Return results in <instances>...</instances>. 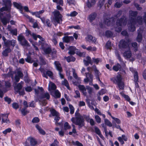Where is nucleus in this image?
<instances>
[{
  "instance_id": "obj_1",
  "label": "nucleus",
  "mask_w": 146,
  "mask_h": 146,
  "mask_svg": "<svg viewBox=\"0 0 146 146\" xmlns=\"http://www.w3.org/2000/svg\"><path fill=\"white\" fill-rule=\"evenodd\" d=\"M119 46L120 48H123L125 49L123 55L126 58H129L131 57V53L129 50L128 43L126 42L124 40H122L120 42Z\"/></svg>"
},
{
  "instance_id": "obj_2",
  "label": "nucleus",
  "mask_w": 146,
  "mask_h": 146,
  "mask_svg": "<svg viewBox=\"0 0 146 146\" xmlns=\"http://www.w3.org/2000/svg\"><path fill=\"white\" fill-rule=\"evenodd\" d=\"M76 118L72 117L71 119L73 123L82 127L84 125V120L82 116L78 113H75Z\"/></svg>"
},
{
  "instance_id": "obj_3",
  "label": "nucleus",
  "mask_w": 146,
  "mask_h": 146,
  "mask_svg": "<svg viewBox=\"0 0 146 146\" xmlns=\"http://www.w3.org/2000/svg\"><path fill=\"white\" fill-rule=\"evenodd\" d=\"M54 15V21L55 22L58 23H60L62 21V16L60 12L57 11L55 10L53 12Z\"/></svg>"
},
{
  "instance_id": "obj_4",
  "label": "nucleus",
  "mask_w": 146,
  "mask_h": 146,
  "mask_svg": "<svg viewBox=\"0 0 146 146\" xmlns=\"http://www.w3.org/2000/svg\"><path fill=\"white\" fill-rule=\"evenodd\" d=\"M18 39L20 43L23 46H29V45L27 41L25 39L24 37L21 35L18 36Z\"/></svg>"
},
{
  "instance_id": "obj_5",
  "label": "nucleus",
  "mask_w": 146,
  "mask_h": 146,
  "mask_svg": "<svg viewBox=\"0 0 146 146\" xmlns=\"http://www.w3.org/2000/svg\"><path fill=\"white\" fill-rule=\"evenodd\" d=\"M54 64L56 69L59 72V74L61 78H63L64 76L61 72L62 71V69L61 65L58 62L55 61L54 62Z\"/></svg>"
},
{
  "instance_id": "obj_6",
  "label": "nucleus",
  "mask_w": 146,
  "mask_h": 146,
  "mask_svg": "<svg viewBox=\"0 0 146 146\" xmlns=\"http://www.w3.org/2000/svg\"><path fill=\"white\" fill-rule=\"evenodd\" d=\"M8 115L7 114H0V121L1 118H2V123H10L9 121L8 118Z\"/></svg>"
},
{
  "instance_id": "obj_7",
  "label": "nucleus",
  "mask_w": 146,
  "mask_h": 146,
  "mask_svg": "<svg viewBox=\"0 0 146 146\" xmlns=\"http://www.w3.org/2000/svg\"><path fill=\"white\" fill-rule=\"evenodd\" d=\"M122 78L120 75L118 74L115 76L113 78L111 79V80L114 83L117 84L119 83L121 81Z\"/></svg>"
},
{
  "instance_id": "obj_8",
  "label": "nucleus",
  "mask_w": 146,
  "mask_h": 146,
  "mask_svg": "<svg viewBox=\"0 0 146 146\" xmlns=\"http://www.w3.org/2000/svg\"><path fill=\"white\" fill-rule=\"evenodd\" d=\"M124 25L123 20H118L117 21V27L115 28V30L117 32H120L121 31V28L120 26H122V25Z\"/></svg>"
},
{
  "instance_id": "obj_9",
  "label": "nucleus",
  "mask_w": 146,
  "mask_h": 146,
  "mask_svg": "<svg viewBox=\"0 0 146 146\" xmlns=\"http://www.w3.org/2000/svg\"><path fill=\"white\" fill-rule=\"evenodd\" d=\"M6 30L10 31V33L13 35H17V29H12L11 27L8 25L6 29Z\"/></svg>"
},
{
  "instance_id": "obj_10",
  "label": "nucleus",
  "mask_w": 146,
  "mask_h": 146,
  "mask_svg": "<svg viewBox=\"0 0 146 146\" xmlns=\"http://www.w3.org/2000/svg\"><path fill=\"white\" fill-rule=\"evenodd\" d=\"M86 78L84 80V82L87 83L89 81H92L93 80V76L90 73H86Z\"/></svg>"
},
{
  "instance_id": "obj_11",
  "label": "nucleus",
  "mask_w": 146,
  "mask_h": 146,
  "mask_svg": "<svg viewBox=\"0 0 146 146\" xmlns=\"http://www.w3.org/2000/svg\"><path fill=\"white\" fill-rule=\"evenodd\" d=\"M56 88V86L55 85L51 82H50L48 85V90L51 93Z\"/></svg>"
},
{
  "instance_id": "obj_12",
  "label": "nucleus",
  "mask_w": 146,
  "mask_h": 146,
  "mask_svg": "<svg viewBox=\"0 0 146 146\" xmlns=\"http://www.w3.org/2000/svg\"><path fill=\"white\" fill-rule=\"evenodd\" d=\"M50 96L48 93H45L43 95V97L40 99V101L43 104V105H45L46 103L45 102L43 101V99L46 98V99H48L49 98Z\"/></svg>"
},
{
  "instance_id": "obj_13",
  "label": "nucleus",
  "mask_w": 146,
  "mask_h": 146,
  "mask_svg": "<svg viewBox=\"0 0 146 146\" xmlns=\"http://www.w3.org/2000/svg\"><path fill=\"white\" fill-rule=\"evenodd\" d=\"M78 88L80 90L82 93L83 95L84 96H86L87 94L86 87V88L84 86L82 85H79L78 86Z\"/></svg>"
},
{
  "instance_id": "obj_14",
  "label": "nucleus",
  "mask_w": 146,
  "mask_h": 146,
  "mask_svg": "<svg viewBox=\"0 0 146 146\" xmlns=\"http://www.w3.org/2000/svg\"><path fill=\"white\" fill-rule=\"evenodd\" d=\"M84 62L86 66H88L89 64H92V63L90 57L89 56H87L86 58L84 60Z\"/></svg>"
},
{
  "instance_id": "obj_15",
  "label": "nucleus",
  "mask_w": 146,
  "mask_h": 146,
  "mask_svg": "<svg viewBox=\"0 0 146 146\" xmlns=\"http://www.w3.org/2000/svg\"><path fill=\"white\" fill-rule=\"evenodd\" d=\"M29 143H30L31 144L32 146H34L36 144L37 142L35 139L33 138L30 137L27 139Z\"/></svg>"
},
{
  "instance_id": "obj_16",
  "label": "nucleus",
  "mask_w": 146,
  "mask_h": 146,
  "mask_svg": "<svg viewBox=\"0 0 146 146\" xmlns=\"http://www.w3.org/2000/svg\"><path fill=\"white\" fill-rule=\"evenodd\" d=\"M74 40V38L72 36H65L63 38V41L66 42H68L70 41H73Z\"/></svg>"
},
{
  "instance_id": "obj_17",
  "label": "nucleus",
  "mask_w": 146,
  "mask_h": 146,
  "mask_svg": "<svg viewBox=\"0 0 146 146\" xmlns=\"http://www.w3.org/2000/svg\"><path fill=\"white\" fill-rule=\"evenodd\" d=\"M131 22L129 26V29L130 31H134L135 30V29L134 27V25L135 23V21L134 19H133L131 21Z\"/></svg>"
},
{
  "instance_id": "obj_18",
  "label": "nucleus",
  "mask_w": 146,
  "mask_h": 146,
  "mask_svg": "<svg viewBox=\"0 0 146 146\" xmlns=\"http://www.w3.org/2000/svg\"><path fill=\"white\" fill-rule=\"evenodd\" d=\"M16 41L15 40H13L11 41H8L7 42H5V44L7 47H8L11 45L14 46L15 45Z\"/></svg>"
},
{
  "instance_id": "obj_19",
  "label": "nucleus",
  "mask_w": 146,
  "mask_h": 146,
  "mask_svg": "<svg viewBox=\"0 0 146 146\" xmlns=\"http://www.w3.org/2000/svg\"><path fill=\"white\" fill-rule=\"evenodd\" d=\"M86 41L90 42H95L96 41L95 38L90 35H88L86 38Z\"/></svg>"
},
{
  "instance_id": "obj_20",
  "label": "nucleus",
  "mask_w": 146,
  "mask_h": 146,
  "mask_svg": "<svg viewBox=\"0 0 146 146\" xmlns=\"http://www.w3.org/2000/svg\"><path fill=\"white\" fill-rule=\"evenodd\" d=\"M50 93L51 95L55 97L58 98L60 96V94L57 90L53 91L51 92Z\"/></svg>"
},
{
  "instance_id": "obj_21",
  "label": "nucleus",
  "mask_w": 146,
  "mask_h": 146,
  "mask_svg": "<svg viewBox=\"0 0 146 146\" xmlns=\"http://www.w3.org/2000/svg\"><path fill=\"white\" fill-rule=\"evenodd\" d=\"M23 77V74L20 71H18L16 74L15 77V80L17 82L19 80L20 78Z\"/></svg>"
},
{
  "instance_id": "obj_22",
  "label": "nucleus",
  "mask_w": 146,
  "mask_h": 146,
  "mask_svg": "<svg viewBox=\"0 0 146 146\" xmlns=\"http://www.w3.org/2000/svg\"><path fill=\"white\" fill-rule=\"evenodd\" d=\"M31 36H32L33 38L35 40L37 39V38H39L43 42L42 43H44V39L42 38L39 35H36L35 34L33 33L30 34Z\"/></svg>"
},
{
  "instance_id": "obj_23",
  "label": "nucleus",
  "mask_w": 146,
  "mask_h": 146,
  "mask_svg": "<svg viewBox=\"0 0 146 146\" xmlns=\"http://www.w3.org/2000/svg\"><path fill=\"white\" fill-rule=\"evenodd\" d=\"M7 90H5L3 88L2 82H0V97L2 98L3 96V92H5Z\"/></svg>"
},
{
  "instance_id": "obj_24",
  "label": "nucleus",
  "mask_w": 146,
  "mask_h": 146,
  "mask_svg": "<svg viewBox=\"0 0 146 146\" xmlns=\"http://www.w3.org/2000/svg\"><path fill=\"white\" fill-rule=\"evenodd\" d=\"M44 12V10H42L41 11H40L38 12H31V13L32 14L34 15H35L36 17L40 18V15L43 13Z\"/></svg>"
},
{
  "instance_id": "obj_25",
  "label": "nucleus",
  "mask_w": 146,
  "mask_h": 146,
  "mask_svg": "<svg viewBox=\"0 0 146 146\" xmlns=\"http://www.w3.org/2000/svg\"><path fill=\"white\" fill-rule=\"evenodd\" d=\"M95 132L102 139L104 138V137L101 133V132L100 129L97 127L95 126L94 127Z\"/></svg>"
},
{
  "instance_id": "obj_26",
  "label": "nucleus",
  "mask_w": 146,
  "mask_h": 146,
  "mask_svg": "<svg viewBox=\"0 0 146 146\" xmlns=\"http://www.w3.org/2000/svg\"><path fill=\"white\" fill-rule=\"evenodd\" d=\"M76 49L75 47L74 46H70L68 48L69 51L68 53L69 54H74L75 53Z\"/></svg>"
},
{
  "instance_id": "obj_27",
  "label": "nucleus",
  "mask_w": 146,
  "mask_h": 146,
  "mask_svg": "<svg viewBox=\"0 0 146 146\" xmlns=\"http://www.w3.org/2000/svg\"><path fill=\"white\" fill-rule=\"evenodd\" d=\"M42 23L44 24H46L49 27L51 26L50 21L48 19H45L44 18H40Z\"/></svg>"
},
{
  "instance_id": "obj_28",
  "label": "nucleus",
  "mask_w": 146,
  "mask_h": 146,
  "mask_svg": "<svg viewBox=\"0 0 146 146\" xmlns=\"http://www.w3.org/2000/svg\"><path fill=\"white\" fill-rule=\"evenodd\" d=\"M71 70L72 72L74 77L76 80L78 81H80V78L77 76L75 70L73 68H71Z\"/></svg>"
},
{
  "instance_id": "obj_29",
  "label": "nucleus",
  "mask_w": 146,
  "mask_h": 146,
  "mask_svg": "<svg viewBox=\"0 0 146 146\" xmlns=\"http://www.w3.org/2000/svg\"><path fill=\"white\" fill-rule=\"evenodd\" d=\"M52 115L54 117L60 116L59 113L54 109H52L50 110Z\"/></svg>"
},
{
  "instance_id": "obj_30",
  "label": "nucleus",
  "mask_w": 146,
  "mask_h": 146,
  "mask_svg": "<svg viewBox=\"0 0 146 146\" xmlns=\"http://www.w3.org/2000/svg\"><path fill=\"white\" fill-rule=\"evenodd\" d=\"M95 3V0H88L87 3V5L88 7L89 8L93 6Z\"/></svg>"
},
{
  "instance_id": "obj_31",
  "label": "nucleus",
  "mask_w": 146,
  "mask_h": 146,
  "mask_svg": "<svg viewBox=\"0 0 146 146\" xmlns=\"http://www.w3.org/2000/svg\"><path fill=\"white\" fill-rule=\"evenodd\" d=\"M36 129L38 130L39 133L43 135H44L46 133L45 131L42 129L38 125H36Z\"/></svg>"
},
{
  "instance_id": "obj_32",
  "label": "nucleus",
  "mask_w": 146,
  "mask_h": 146,
  "mask_svg": "<svg viewBox=\"0 0 146 146\" xmlns=\"http://www.w3.org/2000/svg\"><path fill=\"white\" fill-rule=\"evenodd\" d=\"M11 51V50L10 48H8L5 50L2 53L3 55L4 56H8V53Z\"/></svg>"
},
{
  "instance_id": "obj_33",
  "label": "nucleus",
  "mask_w": 146,
  "mask_h": 146,
  "mask_svg": "<svg viewBox=\"0 0 146 146\" xmlns=\"http://www.w3.org/2000/svg\"><path fill=\"white\" fill-rule=\"evenodd\" d=\"M62 84L63 85H64L68 89L70 90V89L68 84L66 80L64 79V80L62 81Z\"/></svg>"
},
{
  "instance_id": "obj_34",
  "label": "nucleus",
  "mask_w": 146,
  "mask_h": 146,
  "mask_svg": "<svg viewBox=\"0 0 146 146\" xmlns=\"http://www.w3.org/2000/svg\"><path fill=\"white\" fill-rule=\"evenodd\" d=\"M120 94L128 102H129L130 100V99L128 96L125 94L123 92H121L120 93Z\"/></svg>"
},
{
  "instance_id": "obj_35",
  "label": "nucleus",
  "mask_w": 146,
  "mask_h": 146,
  "mask_svg": "<svg viewBox=\"0 0 146 146\" xmlns=\"http://www.w3.org/2000/svg\"><path fill=\"white\" fill-rule=\"evenodd\" d=\"M71 128V126L69 124V123L67 122H66L64 124V130H66L68 129H69Z\"/></svg>"
},
{
  "instance_id": "obj_36",
  "label": "nucleus",
  "mask_w": 146,
  "mask_h": 146,
  "mask_svg": "<svg viewBox=\"0 0 146 146\" xmlns=\"http://www.w3.org/2000/svg\"><path fill=\"white\" fill-rule=\"evenodd\" d=\"M66 59L68 62L70 61H74L75 60V58L72 56H70L66 57Z\"/></svg>"
},
{
  "instance_id": "obj_37",
  "label": "nucleus",
  "mask_w": 146,
  "mask_h": 146,
  "mask_svg": "<svg viewBox=\"0 0 146 146\" xmlns=\"http://www.w3.org/2000/svg\"><path fill=\"white\" fill-rule=\"evenodd\" d=\"M13 5L15 7L19 10H21L22 9V6L20 3L14 2L13 3Z\"/></svg>"
},
{
  "instance_id": "obj_38",
  "label": "nucleus",
  "mask_w": 146,
  "mask_h": 146,
  "mask_svg": "<svg viewBox=\"0 0 146 146\" xmlns=\"http://www.w3.org/2000/svg\"><path fill=\"white\" fill-rule=\"evenodd\" d=\"M78 14V12L75 11H74L71 12L70 14H67L68 16H70L71 17H74L76 16Z\"/></svg>"
},
{
  "instance_id": "obj_39",
  "label": "nucleus",
  "mask_w": 146,
  "mask_h": 146,
  "mask_svg": "<svg viewBox=\"0 0 146 146\" xmlns=\"http://www.w3.org/2000/svg\"><path fill=\"white\" fill-rule=\"evenodd\" d=\"M120 89L123 90L124 89V84L123 82L120 81L119 83H117Z\"/></svg>"
},
{
  "instance_id": "obj_40",
  "label": "nucleus",
  "mask_w": 146,
  "mask_h": 146,
  "mask_svg": "<svg viewBox=\"0 0 146 146\" xmlns=\"http://www.w3.org/2000/svg\"><path fill=\"white\" fill-rule=\"evenodd\" d=\"M135 82H136V85L137 86V83L138 80V76L137 72H135L134 74Z\"/></svg>"
},
{
  "instance_id": "obj_41",
  "label": "nucleus",
  "mask_w": 146,
  "mask_h": 146,
  "mask_svg": "<svg viewBox=\"0 0 146 146\" xmlns=\"http://www.w3.org/2000/svg\"><path fill=\"white\" fill-rule=\"evenodd\" d=\"M96 17V15L95 14H93L90 15L88 17V19L90 21L93 20Z\"/></svg>"
},
{
  "instance_id": "obj_42",
  "label": "nucleus",
  "mask_w": 146,
  "mask_h": 146,
  "mask_svg": "<svg viewBox=\"0 0 146 146\" xmlns=\"http://www.w3.org/2000/svg\"><path fill=\"white\" fill-rule=\"evenodd\" d=\"M121 68L120 65L118 64L114 66L113 67V69L116 71H118Z\"/></svg>"
},
{
  "instance_id": "obj_43",
  "label": "nucleus",
  "mask_w": 146,
  "mask_h": 146,
  "mask_svg": "<svg viewBox=\"0 0 146 146\" xmlns=\"http://www.w3.org/2000/svg\"><path fill=\"white\" fill-rule=\"evenodd\" d=\"M1 21L4 25H6L7 23L9 22V20H7L5 18L1 19Z\"/></svg>"
},
{
  "instance_id": "obj_44",
  "label": "nucleus",
  "mask_w": 146,
  "mask_h": 146,
  "mask_svg": "<svg viewBox=\"0 0 146 146\" xmlns=\"http://www.w3.org/2000/svg\"><path fill=\"white\" fill-rule=\"evenodd\" d=\"M71 69H70V71L68 70H67L66 71V75L68 76V79L70 80H72V76H70V71H71Z\"/></svg>"
},
{
  "instance_id": "obj_45",
  "label": "nucleus",
  "mask_w": 146,
  "mask_h": 146,
  "mask_svg": "<svg viewBox=\"0 0 146 146\" xmlns=\"http://www.w3.org/2000/svg\"><path fill=\"white\" fill-rule=\"evenodd\" d=\"M104 121L105 124L110 127L112 126V125L111 123L108 119H104Z\"/></svg>"
},
{
  "instance_id": "obj_46",
  "label": "nucleus",
  "mask_w": 146,
  "mask_h": 146,
  "mask_svg": "<svg viewBox=\"0 0 146 146\" xmlns=\"http://www.w3.org/2000/svg\"><path fill=\"white\" fill-rule=\"evenodd\" d=\"M86 50L88 51L90 50L92 51H95L96 50V48L94 47L89 46L86 48Z\"/></svg>"
},
{
  "instance_id": "obj_47",
  "label": "nucleus",
  "mask_w": 146,
  "mask_h": 146,
  "mask_svg": "<svg viewBox=\"0 0 146 146\" xmlns=\"http://www.w3.org/2000/svg\"><path fill=\"white\" fill-rule=\"evenodd\" d=\"M95 118L96 122L98 123H100L101 122V119L98 115H96L95 116Z\"/></svg>"
},
{
  "instance_id": "obj_48",
  "label": "nucleus",
  "mask_w": 146,
  "mask_h": 146,
  "mask_svg": "<svg viewBox=\"0 0 146 146\" xmlns=\"http://www.w3.org/2000/svg\"><path fill=\"white\" fill-rule=\"evenodd\" d=\"M60 116H56L55 117L54 120L56 121V125H59L60 124V123H58V122L60 119Z\"/></svg>"
},
{
  "instance_id": "obj_49",
  "label": "nucleus",
  "mask_w": 146,
  "mask_h": 146,
  "mask_svg": "<svg viewBox=\"0 0 146 146\" xmlns=\"http://www.w3.org/2000/svg\"><path fill=\"white\" fill-rule=\"evenodd\" d=\"M11 131V128H8L6 129H5L4 131L3 132V134L5 135L7 133H10Z\"/></svg>"
},
{
  "instance_id": "obj_50",
  "label": "nucleus",
  "mask_w": 146,
  "mask_h": 146,
  "mask_svg": "<svg viewBox=\"0 0 146 146\" xmlns=\"http://www.w3.org/2000/svg\"><path fill=\"white\" fill-rule=\"evenodd\" d=\"M95 75L96 76L98 80L99 81L101 82L99 78V76L100 74V73L99 72V71L97 70H95Z\"/></svg>"
},
{
  "instance_id": "obj_51",
  "label": "nucleus",
  "mask_w": 146,
  "mask_h": 146,
  "mask_svg": "<svg viewBox=\"0 0 146 146\" xmlns=\"http://www.w3.org/2000/svg\"><path fill=\"white\" fill-rule=\"evenodd\" d=\"M76 95H74V97L75 98H79L80 97V94L78 90H76L75 92Z\"/></svg>"
},
{
  "instance_id": "obj_52",
  "label": "nucleus",
  "mask_w": 146,
  "mask_h": 146,
  "mask_svg": "<svg viewBox=\"0 0 146 146\" xmlns=\"http://www.w3.org/2000/svg\"><path fill=\"white\" fill-rule=\"evenodd\" d=\"M86 88L88 93L90 94H91L92 92L93 89L92 88L88 86H86Z\"/></svg>"
},
{
  "instance_id": "obj_53",
  "label": "nucleus",
  "mask_w": 146,
  "mask_h": 146,
  "mask_svg": "<svg viewBox=\"0 0 146 146\" xmlns=\"http://www.w3.org/2000/svg\"><path fill=\"white\" fill-rule=\"evenodd\" d=\"M69 107L70 110V113L73 114L74 112V108L73 106L71 105H69Z\"/></svg>"
},
{
  "instance_id": "obj_54",
  "label": "nucleus",
  "mask_w": 146,
  "mask_h": 146,
  "mask_svg": "<svg viewBox=\"0 0 146 146\" xmlns=\"http://www.w3.org/2000/svg\"><path fill=\"white\" fill-rule=\"evenodd\" d=\"M93 62L97 64H98L99 62L100 61V59L98 58H92Z\"/></svg>"
},
{
  "instance_id": "obj_55",
  "label": "nucleus",
  "mask_w": 146,
  "mask_h": 146,
  "mask_svg": "<svg viewBox=\"0 0 146 146\" xmlns=\"http://www.w3.org/2000/svg\"><path fill=\"white\" fill-rule=\"evenodd\" d=\"M8 9L7 7H3L0 10V16L1 17V15H2V12H3L5 10H7Z\"/></svg>"
},
{
  "instance_id": "obj_56",
  "label": "nucleus",
  "mask_w": 146,
  "mask_h": 146,
  "mask_svg": "<svg viewBox=\"0 0 146 146\" xmlns=\"http://www.w3.org/2000/svg\"><path fill=\"white\" fill-rule=\"evenodd\" d=\"M112 118L114 119L117 124H120L121 123L120 120L117 118L114 117H112Z\"/></svg>"
},
{
  "instance_id": "obj_57",
  "label": "nucleus",
  "mask_w": 146,
  "mask_h": 146,
  "mask_svg": "<svg viewBox=\"0 0 146 146\" xmlns=\"http://www.w3.org/2000/svg\"><path fill=\"white\" fill-rule=\"evenodd\" d=\"M39 121V120L38 118L37 117H35L34 118L32 121L33 123H36L38 122Z\"/></svg>"
},
{
  "instance_id": "obj_58",
  "label": "nucleus",
  "mask_w": 146,
  "mask_h": 146,
  "mask_svg": "<svg viewBox=\"0 0 146 146\" xmlns=\"http://www.w3.org/2000/svg\"><path fill=\"white\" fill-rule=\"evenodd\" d=\"M72 143L74 145H78V146H83L82 144L81 143H80L78 141H76L75 142L73 141L72 142Z\"/></svg>"
},
{
  "instance_id": "obj_59",
  "label": "nucleus",
  "mask_w": 146,
  "mask_h": 146,
  "mask_svg": "<svg viewBox=\"0 0 146 146\" xmlns=\"http://www.w3.org/2000/svg\"><path fill=\"white\" fill-rule=\"evenodd\" d=\"M58 141L56 140H55L54 142L50 145V146H58Z\"/></svg>"
},
{
  "instance_id": "obj_60",
  "label": "nucleus",
  "mask_w": 146,
  "mask_h": 146,
  "mask_svg": "<svg viewBox=\"0 0 146 146\" xmlns=\"http://www.w3.org/2000/svg\"><path fill=\"white\" fill-rule=\"evenodd\" d=\"M132 46L134 48L135 50H136L137 48V43L135 42L133 43L132 44Z\"/></svg>"
},
{
  "instance_id": "obj_61",
  "label": "nucleus",
  "mask_w": 146,
  "mask_h": 146,
  "mask_svg": "<svg viewBox=\"0 0 146 146\" xmlns=\"http://www.w3.org/2000/svg\"><path fill=\"white\" fill-rule=\"evenodd\" d=\"M27 18L29 19V21L32 23H33L34 22V20L32 18L30 17L28 15H27L26 16Z\"/></svg>"
},
{
  "instance_id": "obj_62",
  "label": "nucleus",
  "mask_w": 146,
  "mask_h": 146,
  "mask_svg": "<svg viewBox=\"0 0 146 146\" xmlns=\"http://www.w3.org/2000/svg\"><path fill=\"white\" fill-rule=\"evenodd\" d=\"M12 106L13 108L15 109L18 108L19 107L18 104L16 103H13L12 104Z\"/></svg>"
},
{
  "instance_id": "obj_63",
  "label": "nucleus",
  "mask_w": 146,
  "mask_h": 146,
  "mask_svg": "<svg viewBox=\"0 0 146 146\" xmlns=\"http://www.w3.org/2000/svg\"><path fill=\"white\" fill-rule=\"evenodd\" d=\"M22 88V85L21 83H19L17 84L16 88L17 89L18 91L20 90Z\"/></svg>"
},
{
  "instance_id": "obj_64",
  "label": "nucleus",
  "mask_w": 146,
  "mask_h": 146,
  "mask_svg": "<svg viewBox=\"0 0 146 146\" xmlns=\"http://www.w3.org/2000/svg\"><path fill=\"white\" fill-rule=\"evenodd\" d=\"M142 38L141 35L140 34H138L137 38V40L138 42H140L141 41Z\"/></svg>"
}]
</instances>
